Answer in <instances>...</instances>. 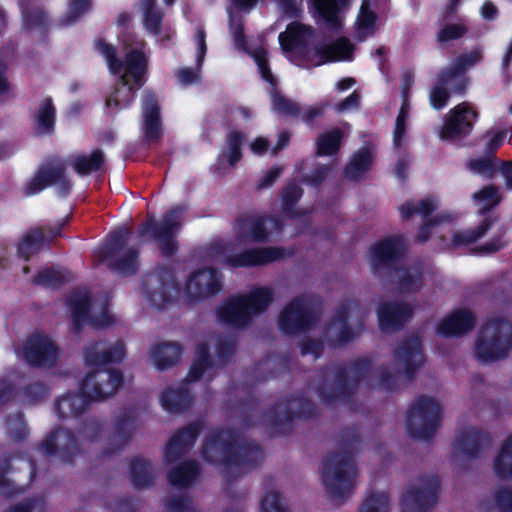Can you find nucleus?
Returning <instances> with one entry per match:
<instances>
[{"label":"nucleus","instance_id":"5701e85b","mask_svg":"<svg viewBox=\"0 0 512 512\" xmlns=\"http://www.w3.org/2000/svg\"><path fill=\"white\" fill-rule=\"evenodd\" d=\"M405 251V242L402 237L387 238L371 247L369 258L372 269L377 272L389 267Z\"/></svg>","mask_w":512,"mask_h":512},{"label":"nucleus","instance_id":"f8f14e48","mask_svg":"<svg viewBox=\"0 0 512 512\" xmlns=\"http://www.w3.org/2000/svg\"><path fill=\"white\" fill-rule=\"evenodd\" d=\"M394 370L395 375L392 376L388 371H381L377 374L378 385L381 388L392 390L394 382L403 376L407 378L418 369L424 362L421 343L418 337H411L404 341L394 353Z\"/></svg>","mask_w":512,"mask_h":512},{"label":"nucleus","instance_id":"603ef678","mask_svg":"<svg viewBox=\"0 0 512 512\" xmlns=\"http://www.w3.org/2000/svg\"><path fill=\"white\" fill-rule=\"evenodd\" d=\"M438 207V201L435 198H426L418 202L409 201L400 207L401 214L404 218H408L414 214L426 217Z\"/></svg>","mask_w":512,"mask_h":512},{"label":"nucleus","instance_id":"39448f33","mask_svg":"<svg viewBox=\"0 0 512 512\" xmlns=\"http://www.w3.org/2000/svg\"><path fill=\"white\" fill-rule=\"evenodd\" d=\"M201 454L207 462L223 466L224 474L253 468L263 458L257 445L241 443L230 431L211 434L205 440Z\"/></svg>","mask_w":512,"mask_h":512},{"label":"nucleus","instance_id":"864d4df0","mask_svg":"<svg viewBox=\"0 0 512 512\" xmlns=\"http://www.w3.org/2000/svg\"><path fill=\"white\" fill-rule=\"evenodd\" d=\"M244 137L239 132H231L227 136L225 149L220 154V160H226L229 166H234L242 157L240 146Z\"/></svg>","mask_w":512,"mask_h":512},{"label":"nucleus","instance_id":"680f3d73","mask_svg":"<svg viewBox=\"0 0 512 512\" xmlns=\"http://www.w3.org/2000/svg\"><path fill=\"white\" fill-rule=\"evenodd\" d=\"M23 23L27 30H39V32H42L47 23V17L38 9L31 11L23 9Z\"/></svg>","mask_w":512,"mask_h":512},{"label":"nucleus","instance_id":"9b49d317","mask_svg":"<svg viewBox=\"0 0 512 512\" xmlns=\"http://www.w3.org/2000/svg\"><path fill=\"white\" fill-rule=\"evenodd\" d=\"M319 318V303L311 295H302L290 301L278 318L279 329L285 334L308 330Z\"/></svg>","mask_w":512,"mask_h":512},{"label":"nucleus","instance_id":"f03ea898","mask_svg":"<svg viewBox=\"0 0 512 512\" xmlns=\"http://www.w3.org/2000/svg\"><path fill=\"white\" fill-rule=\"evenodd\" d=\"M96 49L104 57L110 73L118 77L105 104L109 113H116L133 101L136 90L144 83L148 65L146 42L136 36L127 37L124 41V60L117 56L113 45L103 40L96 42Z\"/></svg>","mask_w":512,"mask_h":512},{"label":"nucleus","instance_id":"b1692460","mask_svg":"<svg viewBox=\"0 0 512 512\" xmlns=\"http://www.w3.org/2000/svg\"><path fill=\"white\" fill-rule=\"evenodd\" d=\"M126 355L125 346L121 341L113 343L96 342L84 350L85 363L89 366H99L119 362Z\"/></svg>","mask_w":512,"mask_h":512},{"label":"nucleus","instance_id":"6ab92c4d","mask_svg":"<svg viewBox=\"0 0 512 512\" xmlns=\"http://www.w3.org/2000/svg\"><path fill=\"white\" fill-rule=\"evenodd\" d=\"M359 307L354 302H347L336 312L333 321L326 328L325 336L333 345H341L357 336L361 327L358 325L352 328L351 317L358 311Z\"/></svg>","mask_w":512,"mask_h":512},{"label":"nucleus","instance_id":"c9c22d12","mask_svg":"<svg viewBox=\"0 0 512 512\" xmlns=\"http://www.w3.org/2000/svg\"><path fill=\"white\" fill-rule=\"evenodd\" d=\"M474 207L479 213H486L496 207L502 201L499 187L487 185L471 195Z\"/></svg>","mask_w":512,"mask_h":512},{"label":"nucleus","instance_id":"ddd939ff","mask_svg":"<svg viewBox=\"0 0 512 512\" xmlns=\"http://www.w3.org/2000/svg\"><path fill=\"white\" fill-rule=\"evenodd\" d=\"M440 416V404L431 397H421L415 401L407 413V431L413 438L428 439L436 432Z\"/></svg>","mask_w":512,"mask_h":512},{"label":"nucleus","instance_id":"cd10ccee","mask_svg":"<svg viewBox=\"0 0 512 512\" xmlns=\"http://www.w3.org/2000/svg\"><path fill=\"white\" fill-rule=\"evenodd\" d=\"M475 316L468 309H456L443 318L437 332L442 336H460L473 328Z\"/></svg>","mask_w":512,"mask_h":512},{"label":"nucleus","instance_id":"0e129e2a","mask_svg":"<svg viewBox=\"0 0 512 512\" xmlns=\"http://www.w3.org/2000/svg\"><path fill=\"white\" fill-rule=\"evenodd\" d=\"M468 168L473 173L487 179L492 178L495 174V166L492 159L489 157L471 160L468 163Z\"/></svg>","mask_w":512,"mask_h":512},{"label":"nucleus","instance_id":"aec40b11","mask_svg":"<svg viewBox=\"0 0 512 512\" xmlns=\"http://www.w3.org/2000/svg\"><path fill=\"white\" fill-rule=\"evenodd\" d=\"M30 365L45 367L53 365L58 359V349L53 341L42 334L33 335L24 344L22 351H17Z\"/></svg>","mask_w":512,"mask_h":512},{"label":"nucleus","instance_id":"a18cd8bd","mask_svg":"<svg viewBox=\"0 0 512 512\" xmlns=\"http://www.w3.org/2000/svg\"><path fill=\"white\" fill-rule=\"evenodd\" d=\"M494 223L495 218L492 216H487L475 230L469 229L453 234L451 245L457 247L476 242L486 235Z\"/></svg>","mask_w":512,"mask_h":512},{"label":"nucleus","instance_id":"f704fd0d","mask_svg":"<svg viewBox=\"0 0 512 512\" xmlns=\"http://www.w3.org/2000/svg\"><path fill=\"white\" fill-rule=\"evenodd\" d=\"M477 512H512V488H497L493 493V501H481Z\"/></svg>","mask_w":512,"mask_h":512},{"label":"nucleus","instance_id":"2eb2a0df","mask_svg":"<svg viewBox=\"0 0 512 512\" xmlns=\"http://www.w3.org/2000/svg\"><path fill=\"white\" fill-rule=\"evenodd\" d=\"M182 207H175L168 211L162 218L159 225L153 220L147 221L140 229V236H145L149 231L153 233V239L158 243L159 248L165 255H171L176 250L174 236L181 227Z\"/></svg>","mask_w":512,"mask_h":512},{"label":"nucleus","instance_id":"4be33fe9","mask_svg":"<svg viewBox=\"0 0 512 512\" xmlns=\"http://www.w3.org/2000/svg\"><path fill=\"white\" fill-rule=\"evenodd\" d=\"M439 481L430 477L411 487L402 500L403 512H427L437 499Z\"/></svg>","mask_w":512,"mask_h":512},{"label":"nucleus","instance_id":"052dcab7","mask_svg":"<svg viewBox=\"0 0 512 512\" xmlns=\"http://www.w3.org/2000/svg\"><path fill=\"white\" fill-rule=\"evenodd\" d=\"M388 496L384 492L370 495L363 503L359 512H389Z\"/></svg>","mask_w":512,"mask_h":512},{"label":"nucleus","instance_id":"49530a36","mask_svg":"<svg viewBox=\"0 0 512 512\" xmlns=\"http://www.w3.org/2000/svg\"><path fill=\"white\" fill-rule=\"evenodd\" d=\"M456 218V215L454 213L450 212H443L439 214L434 219L428 221L422 227L420 228L418 234H417V240L419 242H425L430 238L431 233H439L442 234V232L445 229V224L449 223L450 221L454 220ZM441 240L443 242H446L443 235L440 236ZM445 245H448V243H445Z\"/></svg>","mask_w":512,"mask_h":512},{"label":"nucleus","instance_id":"4468645a","mask_svg":"<svg viewBox=\"0 0 512 512\" xmlns=\"http://www.w3.org/2000/svg\"><path fill=\"white\" fill-rule=\"evenodd\" d=\"M68 307L76 327L90 322L93 326L103 327L111 323V317L104 304L90 305L87 291H75L68 298Z\"/></svg>","mask_w":512,"mask_h":512},{"label":"nucleus","instance_id":"7c9ffc66","mask_svg":"<svg viewBox=\"0 0 512 512\" xmlns=\"http://www.w3.org/2000/svg\"><path fill=\"white\" fill-rule=\"evenodd\" d=\"M194 43L196 45V67L194 69L188 67L181 68L177 72L178 80L183 85L193 84L200 78L201 68L207 51L206 32L202 26L196 28Z\"/></svg>","mask_w":512,"mask_h":512},{"label":"nucleus","instance_id":"6e6552de","mask_svg":"<svg viewBox=\"0 0 512 512\" xmlns=\"http://www.w3.org/2000/svg\"><path fill=\"white\" fill-rule=\"evenodd\" d=\"M321 475L330 499L339 503L351 493L356 482L357 471L349 456L337 453L325 459Z\"/></svg>","mask_w":512,"mask_h":512},{"label":"nucleus","instance_id":"473e14b6","mask_svg":"<svg viewBox=\"0 0 512 512\" xmlns=\"http://www.w3.org/2000/svg\"><path fill=\"white\" fill-rule=\"evenodd\" d=\"M486 442H488L487 434L475 428H469L457 437L453 448L454 453L456 457H474L480 446Z\"/></svg>","mask_w":512,"mask_h":512},{"label":"nucleus","instance_id":"e433bc0d","mask_svg":"<svg viewBox=\"0 0 512 512\" xmlns=\"http://www.w3.org/2000/svg\"><path fill=\"white\" fill-rule=\"evenodd\" d=\"M165 4L170 6L174 0H164ZM141 10L143 13V22L148 33L157 36L161 32V22L163 13L156 8V0H141Z\"/></svg>","mask_w":512,"mask_h":512},{"label":"nucleus","instance_id":"ea45409f","mask_svg":"<svg viewBox=\"0 0 512 512\" xmlns=\"http://www.w3.org/2000/svg\"><path fill=\"white\" fill-rule=\"evenodd\" d=\"M161 405L168 412H179L188 407L191 401L189 390L184 387L170 388L162 393Z\"/></svg>","mask_w":512,"mask_h":512},{"label":"nucleus","instance_id":"c85d7f7f","mask_svg":"<svg viewBox=\"0 0 512 512\" xmlns=\"http://www.w3.org/2000/svg\"><path fill=\"white\" fill-rule=\"evenodd\" d=\"M413 82V75L411 73H405L402 79V105L396 118L393 131V146L395 148L403 147L406 142V127L410 113L408 92Z\"/></svg>","mask_w":512,"mask_h":512},{"label":"nucleus","instance_id":"bf43d9fd","mask_svg":"<svg viewBox=\"0 0 512 512\" xmlns=\"http://www.w3.org/2000/svg\"><path fill=\"white\" fill-rule=\"evenodd\" d=\"M467 27L464 23H447L437 33V40L440 43L457 40L465 35Z\"/></svg>","mask_w":512,"mask_h":512},{"label":"nucleus","instance_id":"f3484780","mask_svg":"<svg viewBox=\"0 0 512 512\" xmlns=\"http://www.w3.org/2000/svg\"><path fill=\"white\" fill-rule=\"evenodd\" d=\"M477 118L478 113L469 102L458 104L448 112L440 131V138L452 140L469 135Z\"/></svg>","mask_w":512,"mask_h":512},{"label":"nucleus","instance_id":"0eeeda50","mask_svg":"<svg viewBox=\"0 0 512 512\" xmlns=\"http://www.w3.org/2000/svg\"><path fill=\"white\" fill-rule=\"evenodd\" d=\"M512 349V324L502 318L489 320L480 330L475 355L482 362L506 357Z\"/></svg>","mask_w":512,"mask_h":512},{"label":"nucleus","instance_id":"20e7f679","mask_svg":"<svg viewBox=\"0 0 512 512\" xmlns=\"http://www.w3.org/2000/svg\"><path fill=\"white\" fill-rule=\"evenodd\" d=\"M312 35L311 27L293 22L287 26L286 31L279 34L278 39L281 49L287 54V57L305 67H317L328 62L352 59L354 46L347 38L308 48Z\"/></svg>","mask_w":512,"mask_h":512},{"label":"nucleus","instance_id":"f257e3e1","mask_svg":"<svg viewBox=\"0 0 512 512\" xmlns=\"http://www.w3.org/2000/svg\"><path fill=\"white\" fill-rule=\"evenodd\" d=\"M280 233L279 222L271 217L252 216L241 219L234 226L235 240L226 243L222 240L213 242L208 248V255L217 262L231 267H250L265 265L290 255L283 248H253L237 252V246L246 241H267Z\"/></svg>","mask_w":512,"mask_h":512},{"label":"nucleus","instance_id":"37998d69","mask_svg":"<svg viewBox=\"0 0 512 512\" xmlns=\"http://www.w3.org/2000/svg\"><path fill=\"white\" fill-rule=\"evenodd\" d=\"M372 153L367 148L357 151L351 158L345 169V176L349 179L356 180L362 177L372 165Z\"/></svg>","mask_w":512,"mask_h":512},{"label":"nucleus","instance_id":"a19ab883","mask_svg":"<svg viewBox=\"0 0 512 512\" xmlns=\"http://www.w3.org/2000/svg\"><path fill=\"white\" fill-rule=\"evenodd\" d=\"M103 163L104 154L101 150H94L90 154H79L70 158V165L79 175L97 171Z\"/></svg>","mask_w":512,"mask_h":512},{"label":"nucleus","instance_id":"72a5a7b5","mask_svg":"<svg viewBox=\"0 0 512 512\" xmlns=\"http://www.w3.org/2000/svg\"><path fill=\"white\" fill-rule=\"evenodd\" d=\"M371 0H362L356 21L354 24L355 37L364 41L377 30V15L371 7Z\"/></svg>","mask_w":512,"mask_h":512},{"label":"nucleus","instance_id":"7ed1b4c3","mask_svg":"<svg viewBox=\"0 0 512 512\" xmlns=\"http://www.w3.org/2000/svg\"><path fill=\"white\" fill-rule=\"evenodd\" d=\"M222 288L221 275L213 269H199L192 272L183 289L176 281L171 269H160L146 277L144 293L149 303L162 308L181 294L189 304L200 302L216 295Z\"/></svg>","mask_w":512,"mask_h":512},{"label":"nucleus","instance_id":"9d476101","mask_svg":"<svg viewBox=\"0 0 512 512\" xmlns=\"http://www.w3.org/2000/svg\"><path fill=\"white\" fill-rule=\"evenodd\" d=\"M369 371L367 360L358 361L348 370L327 371L317 388L319 398L326 404L345 399L355 383L366 378Z\"/></svg>","mask_w":512,"mask_h":512},{"label":"nucleus","instance_id":"bb28decb","mask_svg":"<svg viewBox=\"0 0 512 512\" xmlns=\"http://www.w3.org/2000/svg\"><path fill=\"white\" fill-rule=\"evenodd\" d=\"M143 132L149 142H157L162 136L159 107L155 96L145 92L142 97Z\"/></svg>","mask_w":512,"mask_h":512},{"label":"nucleus","instance_id":"393cba45","mask_svg":"<svg viewBox=\"0 0 512 512\" xmlns=\"http://www.w3.org/2000/svg\"><path fill=\"white\" fill-rule=\"evenodd\" d=\"M41 448L47 455H58L62 459L70 461L78 451V439L68 430L57 429L43 441Z\"/></svg>","mask_w":512,"mask_h":512},{"label":"nucleus","instance_id":"a878e982","mask_svg":"<svg viewBox=\"0 0 512 512\" xmlns=\"http://www.w3.org/2000/svg\"><path fill=\"white\" fill-rule=\"evenodd\" d=\"M412 307L406 303H383L377 314L382 331H392L400 328L412 316Z\"/></svg>","mask_w":512,"mask_h":512},{"label":"nucleus","instance_id":"a211bd4d","mask_svg":"<svg viewBox=\"0 0 512 512\" xmlns=\"http://www.w3.org/2000/svg\"><path fill=\"white\" fill-rule=\"evenodd\" d=\"M49 185L57 188L61 195H66L71 189V182L65 176L62 163L55 162L41 167L24 188L26 195H35Z\"/></svg>","mask_w":512,"mask_h":512},{"label":"nucleus","instance_id":"8fccbe9b","mask_svg":"<svg viewBox=\"0 0 512 512\" xmlns=\"http://www.w3.org/2000/svg\"><path fill=\"white\" fill-rule=\"evenodd\" d=\"M198 474V464L196 462H187L170 472L169 481L175 486L186 487L196 479Z\"/></svg>","mask_w":512,"mask_h":512},{"label":"nucleus","instance_id":"774afa93","mask_svg":"<svg viewBox=\"0 0 512 512\" xmlns=\"http://www.w3.org/2000/svg\"><path fill=\"white\" fill-rule=\"evenodd\" d=\"M47 388L42 383H34L26 387L21 393V402L24 404H34L47 395Z\"/></svg>","mask_w":512,"mask_h":512},{"label":"nucleus","instance_id":"c03bdc74","mask_svg":"<svg viewBox=\"0 0 512 512\" xmlns=\"http://www.w3.org/2000/svg\"><path fill=\"white\" fill-rule=\"evenodd\" d=\"M134 428V420L131 416L124 414L117 417L113 432L108 438L109 444L115 446L114 450L120 449L126 444Z\"/></svg>","mask_w":512,"mask_h":512},{"label":"nucleus","instance_id":"423d86ee","mask_svg":"<svg viewBox=\"0 0 512 512\" xmlns=\"http://www.w3.org/2000/svg\"><path fill=\"white\" fill-rule=\"evenodd\" d=\"M272 301L271 288L257 287L248 294L232 297L220 304L216 313L217 320L232 328H243L263 313Z\"/></svg>","mask_w":512,"mask_h":512},{"label":"nucleus","instance_id":"13d9d810","mask_svg":"<svg viewBox=\"0 0 512 512\" xmlns=\"http://www.w3.org/2000/svg\"><path fill=\"white\" fill-rule=\"evenodd\" d=\"M137 265V252L129 249L114 262L113 268L121 275H130L136 271Z\"/></svg>","mask_w":512,"mask_h":512},{"label":"nucleus","instance_id":"412c9836","mask_svg":"<svg viewBox=\"0 0 512 512\" xmlns=\"http://www.w3.org/2000/svg\"><path fill=\"white\" fill-rule=\"evenodd\" d=\"M229 14V29L236 49L244 51L251 55L255 60L258 70L264 80L269 82L272 87L276 85V80L267 66L266 51L264 48L250 49L244 37L243 20L235 16L231 11Z\"/></svg>","mask_w":512,"mask_h":512},{"label":"nucleus","instance_id":"2f4dec72","mask_svg":"<svg viewBox=\"0 0 512 512\" xmlns=\"http://www.w3.org/2000/svg\"><path fill=\"white\" fill-rule=\"evenodd\" d=\"M182 351V347L176 342L158 343L150 348L149 361L158 370H164L179 361Z\"/></svg>","mask_w":512,"mask_h":512},{"label":"nucleus","instance_id":"dca6fc26","mask_svg":"<svg viewBox=\"0 0 512 512\" xmlns=\"http://www.w3.org/2000/svg\"><path fill=\"white\" fill-rule=\"evenodd\" d=\"M121 383L122 375L119 371L98 369L86 375L81 388L90 400H102L114 395Z\"/></svg>","mask_w":512,"mask_h":512},{"label":"nucleus","instance_id":"4c0bfd02","mask_svg":"<svg viewBox=\"0 0 512 512\" xmlns=\"http://www.w3.org/2000/svg\"><path fill=\"white\" fill-rule=\"evenodd\" d=\"M88 399L85 395L68 394L59 399L56 411L59 418H72L81 414L87 408Z\"/></svg>","mask_w":512,"mask_h":512},{"label":"nucleus","instance_id":"e2e57ef3","mask_svg":"<svg viewBox=\"0 0 512 512\" xmlns=\"http://www.w3.org/2000/svg\"><path fill=\"white\" fill-rule=\"evenodd\" d=\"M90 4V0H71L63 23L66 25L74 23L89 10Z\"/></svg>","mask_w":512,"mask_h":512},{"label":"nucleus","instance_id":"3c124183","mask_svg":"<svg viewBox=\"0 0 512 512\" xmlns=\"http://www.w3.org/2000/svg\"><path fill=\"white\" fill-rule=\"evenodd\" d=\"M342 137L343 133L337 128L320 135L317 140V154L321 156L335 154L340 147Z\"/></svg>","mask_w":512,"mask_h":512},{"label":"nucleus","instance_id":"79ce46f5","mask_svg":"<svg viewBox=\"0 0 512 512\" xmlns=\"http://www.w3.org/2000/svg\"><path fill=\"white\" fill-rule=\"evenodd\" d=\"M493 470L496 476L501 479L512 478V436L502 443L498 454L494 458Z\"/></svg>","mask_w":512,"mask_h":512},{"label":"nucleus","instance_id":"de8ad7c7","mask_svg":"<svg viewBox=\"0 0 512 512\" xmlns=\"http://www.w3.org/2000/svg\"><path fill=\"white\" fill-rule=\"evenodd\" d=\"M46 237L40 228L30 230L18 245V254L26 260L37 253L43 246Z\"/></svg>","mask_w":512,"mask_h":512},{"label":"nucleus","instance_id":"58836bf2","mask_svg":"<svg viewBox=\"0 0 512 512\" xmlns=\"http://www.w3.org/2000/svg\"><path fill=\"white\" fill-rule=\"evenodd\" d=\"M442 86H444L450 93L456 95H462L466 91L469 81L468 78L453 66H449L444 69L438 76L437 80Z\"/></svg>","mask_w":512,"mask_h":512},{"label":"nucleus","instance_id":"69168bd1","mask_svg":"<svg viewBox=\"0 0 512 512\" xmlns=\"http://www.w3.org/2000/svg\"><path fill=\"white\" fill-rule=\"evenodd\" d=\"M272 106L276 112L289 116L297 115L299 111L297 105L293 101L285 98L278 92L272 93Z\"/></svg>","mask_w":512,"mask_h":512},{"label":"nucleus","instance_id":"4d7b16f0","mask_svg":"<svg viewBox=\"0 0 512 512\" xmlns=\"http://www.w3.org/2000/svg\"><path fill=\"white\" fill-rule=\"evenodd\" d=\"M131 481L138 488L146 487L152 482V474L146 461L136 459L131 463Z\"/></svg>","mask_w":512,"mask_h":512},{"label":"nucleus","instance_id":"1a4fd4ad","mask_svg":"<svg viewBox=\"0 0 512 512\" xmlns=\"http://www.w3.org/2000/svg\"><path fill=\"white\" fill-rule=\"evenodd\" d=\"M235 351L233 339L219 340L209 338L200 342L195 353V360L187 375L188 382H195L201 377L211 380L214 376V367L224 364Z\"/></svg>","mask_w":512,"mask_h":512},{"label":"nucleus","instance_id":"6e6d98bb","mask_svg":"<svg viewBox=\"0 0 512 512\" xmlns=\"http://www.w3.org/2000/svg\"><path fill=\"white\" fill-rule=\"evenodd\" d=\"M36 120L38 132L41 134L49 133L54 128L55 108L51 99L47 98L41 103Z\"/></svg>","mask_w":512,"mask_h":512},{"label":"nucleus","instance_id":"338daca9","mask_svg":"<svg viewBox=\"0 0 512 512\" xmlns=\"http://www.w3.org/2000/svg\"><path fill=\"white\" fill-rule=\"evenodd\" d=\"M128 231L125 229L118 230L111 234L107 243L102 247L101 254L103 257L113 255L127 240Z\"/></svg>","mask_w":512,"mask_h":512},{"label":"nucleus","instance_id":"5fc2aeb1","mask_svg":"<svg viewBox=\"0 0 512 512\" xmlns=\"http://www.w3.org/2000/svg\"><path fill=\"white\" fill-rule=\"evenodd\" d=\"M396 278L401 291H415L421 287V272L417 267L399 269Z\"/></svg>","mask_w":512,"mask_h":512},{"label":"nucleus","instance_id":"09e8293b","mask_svg":"<svg viewBox=\"0 0 512 512\" xmlns=\"http://www.w3.org/2000/svg\"><path fill=\"white\" fill-rule=\"evenodd\" d=\"M318 13L331 26H337L339 23V10L341 6L347 4L348 0H310Z\"/></svg>","mask_w":512,"mask_h":512},{"label":"nucleus","instance_id":"c756f323","mask_svg":"<svg viewBox=\"0 0 512 512\" xmlns=\"http://www.w3.org/2000/svg\"><path fill=\"white\" fill-rule=\"evenodd\" d=\"M199 425L192 424L175 434L169 441L165 452V461L173 463L194 445L199 434Z\"/></svg>","mask_w":512,"mask_h":512}]
</instances>
